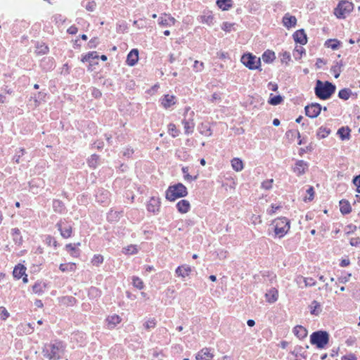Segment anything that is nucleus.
Returning <instances> with one entry per match:
<instances>
[{"mask_svg": "<svg viewBox=\"0 0 360 360\" xmlns=\"http://www.w3.org/2000/svg\"><path fill=\"white\" fill-rule=\"evenodd\" d=\"M65 348L62 342H56L46 345L43 349L44 356L49 360H58L64 354Z\"/></svg>", "mask_w": 360, "mask_h": 360, "instance_id": "obj_1", "label": "nucleus"}, {"mask_svg": "<svg viewBox=\"0 0 360 360\" xmlns=\"http://www.w3.org/2000/svg\"><path fill=\"white\" fill-rule=\"evenodd\" d=\"M335 91V86L329 82H323L317 80L315 86V94L321 99L329 98Z\"/></svg>", "mask_w": 360, "mask_h": 360, "instance_id": "obj_2", "label": "nucleus"}, {"mask_svg": "<svg viewBox=\"0 0 360 360\" xmlns=\"http://www.w3.org/2000/svg\"><path fill=\"white\" fill-rule=\"evenodd\" d=\"M186 187L181 183L169 186L166 191V198L169 201H174L176 199L184 197L187 195Z\"/></svg>", "mask_w": 360, "mask_h": 360, "instance_id": "obj_3", "label": "nucleus"}, {"mask_svg": "<svg viewBox=\"0 0 360 360\" xmlns=\"http://www.w3.org/2000/svg\"><path fill=\"white\" fill-rule=\"evenodd\" d=\"M310 341L312 345H315L318 348H323L328 343V333L323 330L314 332L310 336Z\"/></svg>", "mask_w": 360, "mask_h": 360, "instance_id": "obj_4", "label": "nucleus"}, {"mask_svg": "<svg viewBox=\"0 0 360 360\" xmlns=\"http://www.w3.org/2000/svg\"><path fill=\"white\" fill-rule=\"evenodd\" d=\"M274 231L280 238L285 236L290 229V221L285 217H281L274 221Z\"/></svg>", "mask_w": 360, "mask_h": 360, "instance_id": "obj_5", "label": "nucleus"}, {"mask_svg": "<svg viewBox=\"0 0 360 360\" xmlns=\"http://www.w3.org/2000/svg\"><path fill=\"white\" fill-rule=\"evenodd\" d=\"M354 8V5L348 1H341L335 9L334 14L338 18H345Z\"/></svg>", "mask_w": 360, "mask_h": 360, "instance_id": "obj_6", "label": "nucleus"}, {"mask_svg": "<svg viewBox=\"0 0 360 360\" xmlns=\"http://www.w3.org/2000/svg\"><path fill=\"white\" fill-rule=\"evenodd\" d=\"M240 60L245 66L250 70L257 69L260 65V59L250 53L244 54Z\"/></svg>", "mask_w": 360, "mask_h": 360, "instance_id": "obj_7", "label": "nucleus"}, {"mask_svg": "<svg viewBox=\"0 0 360 360\" xmlns=\"http://www.w3.org/2000/svg\"><path fill=\"white\" fill-rule=\"evenodd\" d=\"M56 227L63 238H68L71 236L72 228L71 225L68 224L67 222L60 221L57 223Z\"/></svg>", "mask_w": 360, "mask_h": 360, "instance_id": "obj_8", "label": "nucleus"}, {"mask_svg": "<svg viewBox=\"0 0 360 360\" xmlns=\"http://www.w3.org/2000/svg\"><path fill=\"white\" fill-rule=\"evenodd\" d=\"M322 108L320 104L314 103L305 107L306 115L311 118L316 117L321 112Z\"/></svg>", "mask_w": 360, "mask_h": 360, "instance_id": "obj_9", "label": "nucleus"}, {"mask_svg": "<svg viewBox=\"0 0 360 360\" xmlns=\"http://www.w3.org/2000/svg\"><path fill=\"white\" fill-rule=\"evenodd\" d=\"M25 271L26 268L23 265L18 264L14 268L13 275L17 279L22 278V281L26 283L28 282V279Z\"/></svg>", "mask_w": 360, "mask_h": 360, "instance_id": "obj_10", "label": "nucleus"}, {"mask_svg": "<svg viewBox=\"0 0 360 360\" xmlns=\"http://www.w3.org/2000/svg\"><path fill=\"white\" fill-rule=\"evenodd\" d=\"M175 19L170 15L164 13V17L160 16L158 20V23L161 26H172L175 24Z\"/></svg>", "mask_w": 360, "mask_h": 360, "instance_id": "obj_11", "label": "nucleus"}, {"mask_svg": "<svg viewBox=\"0 0 360 360\" xmlns=\"http://www.w3.org/2000/svg\"><path fill=\"white\" fill-rule=\"evenodd\" d=\"M139 60V51L136 49H132L127 55V63L129 66H134Z\"/></svg>", "mask_w": 360, "mask_h": 360, "instance_id": "obj_12", "label": "nucleus"}, {"mask_svg": "<svg viewBox=\"0 0 360 360\" xmlns=\"http://www.w3.org/2000/svg\"><path fill=\"white\" fill-rule=\"evenodd\" d=\"M160 205L159 199L152 197L147 205V210L148 212L155 213L159 210Z\"/></svg>", "mask_w": 360, "mask_h": 360, "instance_id": "obj_13", "label": "nucleus"}, {"mask_svg": "<svg viewBox=\"0 0 360 360\" xmlns=\"http://www.w3.org/2000/svg\"><path fill=\"white\" fill-rule=\"evenodd\" d=\"M308 167V165L303 160H298L296 162L295 167L293 168L294 172L297 176L302 175L305 173L306 169Z\"/></svg>", "mask_w": 360, "mask_h": 360, "instance_id": "obj_14", "label": "nucleus"}, {"mask_svg": "<svg viewBox=\"0 0 360 360\" xmlns=\"http://www.w3.org/2000/svg\"><path fill=\"white\" fill-rule=\"evenodd\" d=\"M191 272V268L186 264L177 267V269L175 271L176 276L179 277H181L182 278H184L186 276H188Z\"/></svg>", "mask_w": 360, "mask_h": 360, "instance_id": "obj_15", "label": "nucleus"}, {"mask_svg": "<svg viewBox=\"0 0 360 360\" xmlns=\"http://www.w3.org/2000/svg\"><path fill=\"white\" fill-rule=\"evenodd\" d=\"M294 39L300 44H305L307 42V35L304 30H300L293 34Z\"/></svg>", "mask_w": 360, "mask_h": 360, "instance_id": "obj_16", "label": "nucleus"}, {"mask_svg": "<svg viewBox=\"0 0 360 360\" xmlns=\"http://www.w3.org/2000/svg\"><path fill=\"white\" fill-rule=\"evenodd\" d=\"M176 103V98L172 95H165L161 101V103L164 108H168L172 105H174Z\"/></svg>", "mask_w": 360, "mask_h": 360, "instance_id": "obj_17", "label": "nucleus"}, {"mask_svg": "<svg viewBox=\"0 0 360 360\" xmlns=\"http://www.w3.org/2000/svg\"><path fill=\"white\" fill-rule=\"evenodd\" d=\"M265 297L266 298V301L269 303H274L275 302L278 297V290L273 288H271L265 294Z\"/></svg>", "mask_w": 360, "mask_h": 360, "instance_id": "obj_18", "label": "nucleus"}, {"mask_svg": "<svg viewBox=\"0 0 360 360\" xmlns=\"http://www.w3.org/2000/svg\"><path fill=\"white\" fill-rule=\"evenodd\" d=\"M110 329L114 328L122 321V319L117 314L110 316L106 319Z\"/></svg>", "mask_w": 360, "mask_h": 360, "instance_id": "obj_19", "label": "nucleus"}, {"mask_svg": "<svg viewBox=\"0 0 360 360\" xmlns=\"http://www.w3.org/2000/svg\"><path fill=\"white\" fill-rule=\"evenodd\" d=\"M177 210L181 213H186L190 209V203L186 200H181L176 204Z\"/></svg>", "mask_w": 360, "mask_h": 360, "instance_id": "obj_20", "label": "nucleus"}, {"mask_svg": "<svg viewBox=\"0 0 360 360\" xmlns=\"http://www.w3.org/2000/svg\"><path fill=\"white\" fill-rule=\"evenodd\" d=\"M296 22V18L295 16L290 15L289 14H285L283 18V25L288 28L295 26Z\"/></svg>", "mask_w": 360, "mask_h": 360, "instance_id": "obj_21", "label": "nucleus"}, {"mask_svg": "<svg viewBox=\"0 0 360 360\" xmlns=\"http://www.w3.org/2000/svg\"><path fill=\"white\" fill-rule=\"evenodd\" d=\"M293 333L299 339H303L307 335V329L302 326H295Z\"/></svg>", "mask_w": 360, "mask_h": 360, "instance_id": "obj_22", "label": "nucleus"}, {"mask_svg": "<svg viewBox=\"0 0 360 360\" xmlns=\"http://www.w3.org/2000/svg\"><path fill=\"white\" fill-rule=\"evenodd\" d=\"M217 4L223 11H228L232 7V0H217Z\"/></svg>", "mask_w": 360, "mask_h": 360, "instance_id": "obj_23", "label": "nucleus"}, {"mask_svg": "<svg viewBox=\"0 0 360 360\" xmlns=\"http://www.w3.org/2000/svg\"><path fill=\"white\" fill-rule=\"evenodd\" d=\"M232 168L236 172H240L243 169V161L240 158H233L231 160Z\"/></svg>", "mask_w": 360, "mask_h": 360, "instance_id": "obj_24", "label": "nucleus"}, {"mask_svg": "<svg viewBox=\"0 0 360 360\" xmlns=\"http://www.w3.org/2000/svg\"><path fill=\"white\" fill-rule=\"evenodd\" d=\"M340 212L344 214H349L352 210L350 204L346 200L340 201Z\"/></svg>", "mask_w": 360, "mask_h": 360, "instance_id": "obj_25", "label": "nucleus"}, {"mask_svg": "<svg viewBox=\"0 0 360 360\" xmlns=\"http://www.w3.org/2000/svg\"><path fill=\"white\" fill-rule=\"evenodd\" d=\"M283 98L281 96H274L273 94H271L269 96V99L268 103L272 105H277L280 104L283 101Z\"/></svg>", "mask_w": 360, "mask_h": 360, "instance_id": "obj_26", "label": "nucleus"}, {"mask_svg": "<svg viewBox=\"0 0 360 360\" xmlns=\"http://www.w3.org/2000/svg\"><path fill=\"white\" fill-rule=\"evenodd\" d=\"M59 269L63 272L75 271L76 270V264L75 263L61 264L60 265Z\"/></svg>", "mask_w": 360, "mask_h": 360, "instance_id": "obj_27", "label": "nucleus"}, {"mask_svg": "<svg viewBox=\"0 0 360 360\" xmlns=\"http://www.w3.org/2000/svg\"><path fill=\"white\" fill-rule=\"evenodd\" d=\"M98 55L96 51H91L84 56L82 58V62H89L91 64V59H97Z\"/></svg>", "mask_w": 360, "mask_h": 360, "instance_id": "obj_28", "label": "nucleus"}, {"mask_svg": "<svg viewBox=\"0 0 360 360\" xmlns=\"http://www.w3.org/2000/svg\"><path fill=\"white\" fill-rule=\"evenodd\" d=\"M302 280L304 281L306 287H311L316 285V282L311 278H304L302 276H298L296 279L297 283H299Z\"/></svg>", "mask_w": 360, "mask_h": 360, "instance_id": "obj_29", "label": "nucleus"}, {"mask_svg": "<svg viewBox=\"0 0 360 360\" xmlns=\"http://www.w3.org/2000/svg\"><path fill=\"white\" fill-rule=\"evenodd\" d=\"M275 59V53L272 51H266L262 55V60L264 62L269 63Z\"/></svg>", "mask_w": 360, "mask_h": 360, "instance_id": "obj_30", "label": "nucleus"}, {"mask_svg": "<svg viewBox=\"0 0 360 360\" xmlns=\"http://www.w3.org/2000/svg\"><path fill=\"white\" fill-rule=\"evenodd\" d=\"M46 285L41 282H37L32 287L33 292L36 294H41L44 292Z\"/></svg>", "mask_w": 360, "mask_h": 360, "instance_id": "obj_31", "label": "nucleus"}, {"mask_svg": "<svg viewBox=\"0 0 360 360\" xmlns=\"http://www.w3.org/2000/svg\"><path fill=\"white\" fill-rule=\"evenodd\" d=\"M352 91L348 89H343L340 90L338 93V96L340 98L343 100H348L351 96Z\"/></svg>", "mask_w": 360, "mask_h": 360, "instance_id": "obj_32", "label": "nucleus"}, {"mask_svg": "<svg viewBox=\"0 0 360 360\" xmlns=\"http://www.w3.org/2000/svg\"><path fill=\"white\" fill-rule=\"evenodd\" d=\"M310 307L311 314L318 315L320 313V304L317 301H313Z\"/></svg>", "mask_w": 360, "mask_h": 360, "instance_id": "obj_33", "label": "nucleus"}, {"mask_svg": "<svg viewBox=\"0 0 360 360\" xmlns=\"http://www.w3.org/2000/svg\"><path fill=\"white\" fill-rule=\"evenodd\" d=\"M122 252L127 255H132V254L137 253L138 249L136 245H129V246L123 248Z\"/></svg>", "mask_w": 360, "mask_h": 360, "instance_id": "obj_34", "label": "nucleus"}, {"mask_svg": "<svg viewBox=\"0 0 360 360\" xmlns=\"http://www.w3.org/2000/svg\"><path fill=\"white\" fill-rule=\"evenodd\" d=\"M330 131L325 127H320L317 132V136L320 139L326 138L329 134Z\"/></svg>", "mask_w": 360, "mask_h": 360, "instance_id": "obj_35", "label": "nucleus"}, {"mask_svg": "<svg viewBox=\"0 0 360 360\" xmlns=\"http://www.w3.org/2000/svg\"><path fill=\"white\" fill-rule=\"evenodd\" d=\"M132 281H133V282H132L133 283V285L135 288H138L139 290H141V289L143 288L144 285H143V281H142V280L141 278H139V277L134 276V277H133Z\"/></svg>", "mask_w": 360, "mask_h": 360, "instance_id": "obj_36", "label": "nucleus"}, {"mask_svg": "<svg viewBox=\"0 0 360 360\" xmlns=\"http://www.w3.org/2000/svg\"><path fill=\"white\" fill-rule=\"evenodd\" d=\"M82 5H83L84 7H85V8L88 11H90V12L94 11L95 10V8H96V4L94 1H87L86 4H85V2L83 1L82 2Z\"/></svg>", "mask_w": 360, "mask_h": 360, "instance_id": "obj_37", "label": "nucleus"}, {"mask_svg": "<svg viewBox=\"0 0 360 360\" xmlns=\"http://www.w3.org/2000/svg\"><path fill=\"white\" fill-rule=\"evenodd\" d=\"M53 207L56 212H61L63 209V205L61 201L55 200L53 202Z\"/></svg>", "mask_w": 360, "mask_h": 360, "instance_id": "obj_38", "label": "nucleus"}, {"mask_svg": "<svg viewBox=\"0 0 360 360\" xmlns=\"http://www.w3.org/2000/svg\"><path fill=\"white\" fill-rule=\"evenodd\" d=\"M103 262V257L101 255H96L94 256L91 263L94 265L98 266Z\"/></svg>", "mask_w": 360, "mask_h": 360, "instance_id": "obj_39", "label": "nucleus"}, {"mask_svg": "<svg viewBox=\"0 0 360 360\" xmlns=\"http://www.w3.org/2000/svg\"><path fill=\"white\" fill-rule=\"evenodd\" d=\"M169 133L173 136L176 137L179 135V131L174 124H169L168 125Z\"/></svg>", "mask_w": 360, "mask_h": 360, "instance_id": "obj_40", "label": "nucleus"}, {"mask_svg": "<svg viewBox=\"0 0 360 360\" xmlns=\"http://www.w3.org/2000/svg\"><path fill=\"white\" fill-rule=\"evenodd\" d=\"M155 320L154 319H150L146 321V323H144V328L146 330H150V328H155Z\"/></svg>", "mask_w": 360, "mask_h": 360, "instance_id": "obj_41", "label": "nucleus"}, {"mask_svg": "<svg viewBox=\"0 0 360 360\" xmlns=\"http://www.w3.org/2000/svg\"><path fill=\"white\" fill-rule=\"evenodd\" d=\"M338 134H340L342 139H345L349 138V131L347 129H345L342 127L338 129Z\"/></svg>", "mask_w": 360, "mask_h": 360, "instance_id": "obj_42", "label": "nucleus"}, {"mask_svg": "<svg viewBox=\"0 0 360 360\" xmlns=\"http://www.w3.org/2000/svg\"><path fill=\"white\" fill-rule=\"evenodd\" d=\"M304 51V48L302 46H299L295 49L293 56L296 59H299L301 58Z\"/></svg>", "mask_w": 360, "mask_h": 360, "instance_id": "obj_43", "label": "nucleus"}, {"mask_svg": "<svg viewBox=\"0 0 360 360\" xmlns=\"http://www.w3.org/2000/svg\"><path fill=\"white\" fill-rule=\"evenodd\" d=\"M98 159V155H92L88 160L89 166L91 167H96V165H97Z\"/></svg>", "mask_w": 360, "mask_h": 360, "instance_id": "obj_44", "label": "nucleus"}, {"mask_svg": "<svg viewBox=\"0 0 360 360\" xmlns=\"http://www.w3.org/2000/svg\"><path fill=\"white\" fill-rule=\"evenodd\" d=\"M274 180L273 179H269L266 181H264L262 184V188L265 190H269L272 188Z\"/></svg>", "mask_w": 360, "mask_h": 360, "instance_id": "obj_45", "label": "nucleus"}, {"mask_svg": "<svg viewBox=\"0 0 360 360\" xmlns=\"http://www.w3.org/2000/svg\"><path fill=\"white\" fill-rule=\"evenodd\" d=\"M37 51L38 54H46L49 51V48L47 46L41 44L40 46H37Z\"/></svg>", "mask_w": 360, "mask_h": 360, "instance_id": "obj_46", "label": "nucleus"}, {"mask_svg": "<svg viewBox=\"0 0 360 360\" xmlns=\"http://www.w3.org/2000/svg\"><path fill=\"white\" fill-rule=\"evenodd\" d=\"M307 193L308 194V196L307 197H305L304 200V201H307V200H312L314 199V188L313 187H309L307 190Z\"/></svg>", "mask_w": 360, "mask_h": 360, "instance_id": "obj_47", "label": "nucleus"}, {"mask_svg": "<svg viewBox=\"0 0 360 360\" xmlns=\"http://www.w3.org/2000/svg\"><path fill=\"white\" fill-rule=\"evenodd\" d=\"M0 316L3 320H6L9 316V313L4 307H0Z\"/></svg>", "mask_w": 360, "mask_h": 360, "instance_id": "obj_48", "label": "nucleus"}, {"mask_svg": "<svg viewBox=\"0 0 360 360\" xmlns=\"http://www.w3.org/2000/svg\"><path fill=\"white\" fill-rule=\"evenodd\" d=\"M234 25L233 23H230L228 22H223L221 25V29L225 32H229L231 30L232 27Z\"/></svg>", "mask_w": 360, "mask_h": 360, "instance_id": "obj_49", "label": "nucleus"}, {"mask_svg": "<svg viewBox=\"0 0 360 360\" xmlns=\"http://www.w3.org/2000/svg\"><path fill=\"white\" fill-rule=\"evenodd\" d=\"M281 207V205H272L271 206V208L267 210V213L269 214V215H273L274 213H276V210H278V209H280Z\"/></svg>", "mask_w": 360, "mask_h": 360, "instance_id": "obj_50", "label": "nucleus"}, {"mask_svg": "<svg viewBox=\"0 0 360 360\" xmlns=\"http://www.w3.org/2000/svg\"><path fill=\"white\" fill-rule=\"evenodd\" d=\"M46 242L49 245H53L55 248L57 247L58 245V243L57 241L56 240V239L53 238V237H51L50 236H49L47 238H46Z\"/></svg>", "mask_w": 360, "mask_h": 360, "instance_id": "obj_51", "label": "nucleus"}, {"mask_svg": "<svg viewBox=\"0 0 360 360\" xmlns=\"http://www.w3.org/2000/svg\"><path fill=\"white\" fill-rule=\"evenodd\" d=\"M331 72H333L334 76H335V78H338L339 76H340V67L338 65H334L331 68Z\"/></svg>", "mask_w": 360, "mask_h": 360, "instance_id": "obj_52", "label": "nucleus"}, {"mask_svg": "<svg viewBox=\"0 0 360 360\" xmlns=\"http://www.w3.org/2000/svg\"><path fill=\"white\" fill-rule=\"evenodd\" d=\"M290 60V53L288 52L285 51L282 54V58H281L282 63H287L288 61H289Z\"/></svg>", "mask_w": 360, "mask_h": 360, "instance_id": "obj_53", "label": "nucleus"}, {"mask_svg": "<svg viewBox=\"0 0 360 360\" xmlns=\"http://www.w3.org/2000/svg\"><path fill=\"white\" fill-rule=\"evenodd\" d=\"M204 352V360H210L213 357V354L210 352V350L208 349H205Z\"/></svg>", "mask_w": 360, "mask_h": 360, "instance_id": "obj_54", "label": "nucleus"}, {"mask_svg": "<svg viewBox=\"0 0 360 360\" xmlns=\"http://www.w3.org/2000/svg\"><path fill=\"white\" fill-rule=\"evenodd\" d=\"M252 221L255 224H261L262 223L261 217L259 215L253 214L252 217Z\"/></svg>", "mask_w": 360, "mask_h": 360, "instance_id": "obj_55", "label": "nucleus"}, {"mask_svg": "<svg viewBox=\"0 0 360 360\" xmlns=\"http://www.w3.org/2000/svg\"><path fill=\"white\" fill-rule=\"evenodd\" d=\"M97 43H98V39L97 38L91 39L89 41V48H91V49L96 48V46L97 45Z\"/></svg>", "mask_w": 360, "mask_h": 360, "instance_id": "obj_56", "label": "nucleus"}, {"mask_svg": "<svg viewBox=\"0 0 360 360\" xmlns=\"http://www.w3.org/2000/svg\"><path fill=\"white\" fill-rule=\"evenodd\" d=\"M204 20L207 25L214 24V17L211 15H208L207 16H206V19H204Z\"/></svg>", "mask_w": 360, "mask_h": 360, "instance_id": "obj_57", "label": "nucleus"}, {"mask_svg": "<svg viewBox=\"0 0 360 360\" xmlns=\"http://www.w3.org/2000/svg\"><path fill=\"white\" fill-rule=\"evenodd\" d=\"M268 87L273 91H276L278 90V85L276 83L269 82L268 84Z\"/></svg>", "mask_w": 360, "mask_h": 360, "instance_id": "obj_58", "label": "nucleus"}, {"mask_svg": "<svg viewBox=\"0 0 360 360\" xmlns=\"http://www.w3.org/2000/svg\"><path fill=\"white\" fill-rule=\"evenodd\" d=\"M184 176L185 180L192 181V180H195L198 177V175L192 176V175H190L189 174H186Z\"/></svg>", "mask_w": 360, "mask_h": 360, "instance_id": "obj_59", "label": "nucleus"}, {"mask_svg": "<svg viewBox=\"0 0 360 360\" xmlns=\"http://www.w3.org/2000/svg\"><path fill=\"white\" fill-rule=\"evenodd\" d=\"M12 233L13 236V239L17 241V236L20 234V230L18 229H12Z\"/></svg>", "mask_w": 360, "mask_h": 360, "instance_id": "obj_60", "label": "nucleus"}, {"mask_svg": "<svg viewBox=\"0 0 360 360\" xmlns=\"http://www.w3.org/2000/svg\"><path fill=\"white\" fill-rule=\"evenodd\" d=\"M68 32L71 34H75L77 32V28L75 26H71L68 28Z\"/></svg>", "mask_w": 360, "mask_h": 360, "instance_id": "obj_61", "label": "nucleus"}, {"mask_svg": "<svg viewBox=\"0 0 360 360\" xmlns=\"http://www.w3.org/2000/svg\"><path fill=\"white\" fill-rule=\"evenodd\" d=\"M353 183L356 186V187L360 188V174L354 179Z\"/></svg>", "mask_w": 360, "mask_h": 360, "instance_id": "obj_62", "label": "nucleus"}, {"mask_svg": "<svg viewBox=\"0 0 360 360\" xmlns=\"http://www.w3.org/2000/svg\"><path fill=\"white\" fill-rule=\"evenodd\" d=\"M65 248L67 250L70 251V252L72 251H75V247L72 244L70 243L66 245Z\"/></svg>", "mask_w": 360, "mask_h": 360, "instance_id": "obj_63", "label": "nucleus"}, {"mask_svg": "<svg viewBox=\"0 0 360 360\" xmlns=\"http://www.w3.org/2000/svg\"><path fill=\"white\" fill-rule=\"evenodd\" d=\"M133 153V150L130 148H127L124 152L123 155L124 156H130Z\"/></svg>", "mask_w": 360, "mask_h": 360, "instance_id": "obj_64", "label": "nucleus"}]
</instances>
